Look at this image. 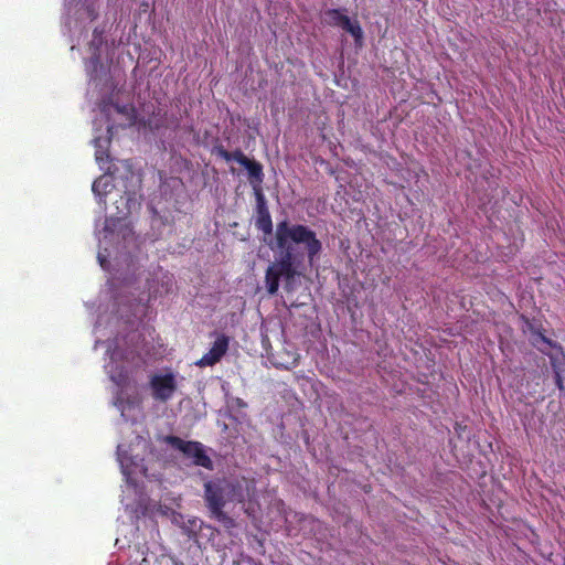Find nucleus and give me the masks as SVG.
Instances as JSON below:
<instances>
[{"label":"nucleus","instance_id":"1","mask_svg":"<svg viewBox=\"0 0 565 565\" xmlns=\"http://www.w3.org/2000/svg\"><path fill=\"white\" fill-rule=\"evenodd\" d=\"M275 246L280 252V259L268 266L265 275L266 289L275 295L279 288L280 278L289 282L300 276L307 259L310 267L322 252V243L309 226L290 223L284 220L277 223L275 230Z\"/></svg>","mask_w":565,"mask_h":565},{"label":"nucleus","instance_id":"2","mask_svg":"<svg viewBox=\"0 0 565 565\" xmlns=\"http://www.w3.org/2000/svg\"><path fill=\"white\" fill-rule=\"evenodd\" d=\"M247 495L245 479L216 478L204 483V500L211 518L227 530L235 527L236 522L224 511L226 503H243Z\"/></svg>","mask_w":565,"mask_h":565},{"label":"nucleus","instance_id":"3","mask_svg":"<svg viewBox=\"0 0 565 565\" xmlns=\"http://www.w3.org/2000/svg\"><path fill=\"white\" fill-rule=\"evenodd\" d=\"M212 153L227 162L234 160L245 167L248 172V180L253 186L255 196H257V193H263L262 184L264 181V172L263 166L258 161L248 159L239 149L234 152H230L222 145L214 146Z\"/></svg>","mask_w":565,"mask_h":565},{"label":"nucleus","instance_id":"4","mask_svg":"<svg viewBox=\"0 0 565 565\" xmlns=\"http://www.w3.org/2000/svg\"><path fill=\"white\" fill-rule=\"evenodd\" d=\"M164 443L173 449L181 451L186 458L192 459L193 465L207 470L213 469V461L200 441H186L178 436L168 435L164 437Z\"/></svg>","mask_w":565,"mask_h":565},{"label":"nucleus","instance_id":"5","mask_svg":"<svg viewBox=\"0 0 565 565\" xmlns=\"http://www.w3.org/2000/svg\"><path fill=\"white\" fill-rule=\"evenodd\" d=\"M324 21L328 25L341 26L354 38L356 45L362 44L363 30L359 21L352 22L350 18L343 14L339 9H328L324 12Z\"/></svg>","mask_w":565,"mask_h":565},{"label":"nucleus","instance_id":"6","mask_svg":"<svg viewBox=\"0 0 565 565\" xmlns=\"http://www.w3.org/2000/svg\"><path fill=\"white\" fill-rule=\"evenodd\" d=\"M150 387L154 399L167 402L173 396L177 390L175 376L172 373L154 374L150 379Z\"/></svg>","mask_w":565,"mask_h":565},{"label":"nucleus","instance_id":"7","mask_svg":"<svg viewBox=\"0 0 565 565\" xmlns=\"http://www.w3.org/2000/svg\"><path fill=\"white\" fill-rule=\"evenodd\" d=\"M230 345V338L221 334L213 342L211 349L196 362L198 366H213L226 354Z\"/></svg>","mask_w":565,"mask_h":565},{"label":"nucleus","instance_id":"8","mask_svg":"<svg viewBox=\"0 0 565 565\" xmlns=\"http://www.w3.org/2000/svg\"><path fill=\"white\" fill-rule=\"evenodd\" d=\"M256 227L262 231L264 234L268 235L273 232V221L269 213V210L266 204V199L264 193H257L256 196Z\"/></svg>","mask_w":565,"mask_h":565},{"label":"nucleus","instance_id":"9","mask_svg":"<svg viewBox=\"0 0 565 565\" xmlns=\"http://www.w3.org/2000/svg\"><path fill=\"white\" fill-rule=\"evenodd\" d=\"M113 188L114 184L111 178L107 175H100L93 182L92 191L96 196L99 198L100 201L105 202L106 195L111 191Z\"/></svg>","mask_w":565,"mask_h":565},{"label":"nucleus","instance_id":"10","mask_svg":"<svg viewBox=\"0 0 565 565\" xmlns=\"http://www.w3.org/2000/svg\"><path fill=\"white\" fill-rule=\"evenodd\" d=\"M534 340H533V345L537 347V343L539 341L547 344L548 347H554V343L552 342V340H550L548 338H546L541 331H534Z\"/></svg>","mask_w":565,"mask_h":565},{"label":"nucleus","instance_id":"11","mask_svg":"<svg viewBox=\"0 0 565 565\" xmlns=\"http://www.w3.org/2000/svg\"><path fill=\"white\" fill-rule=\"evenodd\" d=\"M467 430V425H463L461 423L455 424V431L459 437H462L463 433Z\"/></svg>","mask_w":565,"mask_h":565},{"label":"nucleus","instance_id":"12","mask_svg":"<svg viewBox=\"0 0 565 565\" xmlns=\"http://www.w3.org/2000/svg\"><path fill=\"white\" fill-rule=\"evenodd\" d=\"M555 383L559 390H563V379L559 372H555Z\"/></svg>","mask_w":565,"mask_h":565},{"label":"nucleus","instance_id":"13","mask_svg":"<svg viewBox=\"0 0 565 565\" xmlns=\"http://www.w3.org/2000/svg\"><path fill=\"white\" fill-rule=\"evenodd\" d=\"M88 11H89V15H90V17H96V14L94 13V10H93V9H92V10L89 9Z\"/></svg>","mask_w":565,"mask_h":565},{"label":"nucleus","instance_id":"14","mask_svg":"<svg viewBox=\"0 0 565 565\" xmlns=\"http://www.w3.org/2000/svg\"><path fill=\"white\" fill-rule=\"evenodd\" d=\"M96 160L97 161L102 160V157L98 154V152L96 153Z\"/></svg>","mask_w":565,"mask_h":565},{"label":"nucleus","instance_id":"15","mask_svg":"<svg viewBox=\"0 0 565 565\" xmlns=\"http://www.w3.org/2000/svg\"><path fill=\"white\" fill-rule=\"evenodd\" d=\"M98 61H99V58H98V57H95V58H94V63H95V64H97V63H98Z\"/></svg>","mask_w":565,"mask_h":565}]
</instances>
